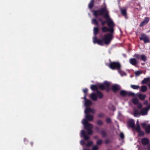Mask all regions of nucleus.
<instances>
[{"label": "nucleus", "instance_id": "1", "mask_svg": "<svg viewBox=\"0 0 150 150\" xmlns=\"http://www.w3.org/2000/svg\"><path fill=\"white\" fill-rule=\"evenodd\" d=\"M86 119H83L82 121V124L84 125V129L87 130V134L89 135H92L93 133L92 129L93 128L92 125L88 122L91 121L93 119V116L92 115L87 114L85 116Z\"/></svg>", "mask_w": 150, "mask_h": 150}, {"label": "nucleus", "instance_id": "2", "mask_svg": "<svg viewBox=\"0 0 150 150\" xmlns=\"http://www.w3.org/2000/svg\"><path fill=\"white\" fill-rule=\"evenodd\" d=\"M113 33H108L104 35V37L102 39H96L95 38L94 41L96 44L98 45L103 46L104 45V43L105 44H109L112 38Z\"/></svg>", "mask_w": 150, "mask_h": 150}, {"label": "nucleus", "instance_id": "3", "mask_svg": "<svg viewBox=\"0 0 150 150\" xmlns=\"http://www.w3.org/2000/svg\"><path fill=\"white\" fill-rule=\"evenodd\" d=\"M92 12L93 15L95 17H97L99 16H102L104 14H105V15L104 16L105 18H109L108 11L107 10L106 7H105L100 9L93 10Z\"/></svg>", "mask_w": 150, "mask_h": 150}, {"label": "nucleus", "instance_id": "4", "mask_svg": "<svg viewBox=\"0 0 150 150\" xmlns=\"http://www.w3.org/2000/svg\"><path fill=\"white\" fill-rule=\"evenodd\" d=\"M109 67L112 70H117L119 71L121 69V65L118 62H113L110 63Z\"/></svg>", "mask_w": 150, "mask_h": 150}, {"label": "nucleus", "instance_id": "5", "mask_svg": "<svg viewBox=\"0 0 150 150\" xmlns=\"http://www.w3.org/2000/svg\"><path fill=\"white\" fill-rule=\"evenodd\" d=\"M110 86V83L107 81H104L103 84H100L98 85L99 88L101 90H106L107 92L110 91L109 87Z\"/></svg>", "mask_w": 150, "mask_h": 150}, {"label": "nucleus", "instance_id": "6", "mask_svg": "<svg viewBox=\"0 0 150 150\" xmlns=\"http://www.w3.org/2000/svg\"><path fill=\"white\" fill-rule=\"evenodd\" d=\"M107 24L109 27V28H112V32H114V29L113 27L115 26V24L114 23L113 21L109 17V18H107Z\"/></svg>", "mask_w": 150, "mask_h": 150}, {"label": "nucleus", "instance_id": "7", "mask_svg": "<svg viewBox=\"0 0 150 150\" xmlns=\"http://www.w3.org/2000/svg\"><path fill=\"white\" fill-rule=\"evenodd\" d=\"M139 39L140 40H143L144 43H147L149 42V38L144 34L141 35V37H139Z\"/></svg>", "mask_w": 150, "mask_h": 150}, {"label": "nucleus", "instance_id": "8", "mask_svg": "<svg viewBox=\"0 0 150 150\" xmlns=\"http://www.w3.org/2000/svg\"><path fill=\"white\" fill-rule=\"evenodd\" d=\"M93 34L94 35V37L93 38V42L94 44H96V43L95 42L94 40L95 39V38H96V39H97V37H96V35L99 32V28L98 27H94L93 28Z\"/></svg>", "mask_w": 150, "mask_h": 150}, {"label": "nucleus", "instance_id": "9", "mask_svg": "<svg viewBox=\"0 0 150 150\" xmlns=\"http://www.w3.org/2000/svg\"><path fill=\"white\" fill-rule=\"evenodd\" d=\"M149 18L148 17H145L144 20L139 25V26L143 27L146 25L149 22Z\"/></svg>", "mask_w": 150, "mask_h": 150}, {"label": "nucleus", "instance_id": "10", "mask_svg": "<svg viewBox=\"0 0 150 150\" xmlns=\"http://www.w3.org/2000/svg\"><path fill=\"white\" fill-rule=\"evenodd\" d=\"M127 124L129 127L133 128L134 127L135 122L133 119L129 120L127 121Z\"/></svg>", "mask_w": 150, "mask_h": 150}, {"label": "nucleus", "instance_id": "11", "mask_svg": "<svg viewBox=\"0 0 150 150\" xmlns=\"http://www.w3.org/2000/svg\"><path fill=\"white\" fill-rule=\"evenodd\" d=\"M111 89L115 93L120 89V87L117 84H114L112 86Z\"/></svg>", "mask_w": 150, "mask_h": 150}, {"label": "nucleus", "instance_id": "12", "mask_svg": "<svg viewBox=\"0 0 150 150\" xmlns=\"http://www.w3.org/2000/svg\"><path fill=\"white\" fill-rule=\"evenodd\" d=\"M101 30L103 33H106L107 32H109L111 33H113L112 32V28H108L106 26H104L101 28Z\"/></svg>", "mask_w": 150, "mask_h": 150}, {"label": "nucleus", "instance_id": "13", "mask_svg": "<svg viewBox=\"0 0 150 150\" xmlns=\"http://www.w3.org/2000/svg\"><path fill=\"white\" fill-rule=\"evenodd\" d=\"M129 62L130 63L135 66L136 67H137V61L134 58H131L129 60Z\"/></svg>", "mask_w": 150, "mask_h": 150}, {"label": "nucleus", "instance_id": "14", "mask_svg": "<svg viewBox=\"0 0 150 150\" xmlns=\"http://www.w3.org/2000/svg\"><path fill=\"white\" fill-rule=\"evenodd\" d=\"M81 137H83L85 140L86 141L88 140L89 139V137L86 134L84 130L81 131Z\"/></svg>", "mask_w": 150, "mask_h": 150}, {"label": "nucleus", "instance_id": "15", "mask_svg": "<svg viewBox=\"0 0 150 150\" xmlns=\"http://www.w3.org/2000/svg\"><path fill=\"white\" fill-rule=\"evenodd\" d=\"M90 97L93 101H96L97 100V96L96 93H92L90 96Z\"/></svg>", "mask_w": 150, "mask_h": 150}, {"label": "nucleus", "instance_id": "16", "mask_svg": "<svg viewBox=\"0 0 150 150\" xmlns=\"http://www.w3.org/2000/svg\"><path fill=\"white\" fill-rule=\"evenodd\" d=\"M141 142L143 145H146L149 142V139L146 138H144L142 139Z\"/></svg>", "mask_w": 150, "mask_h": 150}, {"label": "nucleus", "instance_id": "17", "mask_svg": "<svg viewBox=\"0 0 150 150\" xmlns=\"http://www.w3.org/2000/svg\"><path fill=\"white\" fill-rule=\"evenodd\" d=\"M93 110L91 109L89 107H86V108L85 110V113L86 114H89L88 113L90 112H93Z\"/></svg>", "mask_w": 150, "mask_h": 150}, {"label": "nucleus", "instance_id": "18", "mask_svg": "<svg viewBox=\"0 0 150 150\" xmlns=\"http://www.w3.org/2000/svg\"><path fill=\"white\" fill-rule=\"evenodd\" d=\"M147 111L146 108H144L141 110L140 112L141 115H144L147 114Z\"/></svg>", "mask_w": 150, "mask_h": 150}, {"label": "nucleus", "instance_id": "19", "mask_svg": "<svg viewBox=\"0 0 150 150\" xmlns=\"http://www.w3.org/2000/svg\"><path fill=\"white\" fill-rule=\"evenodd\" d=\"M138 96L139 99L141 100H144L146 97V95L145 94L141 93H139Z\"/></svg>", "mask_w": 150, "mask_h": 150}, {"label": "nucleus", "instance_id": "20", "mask_svg": "<svg viewBox=\"0 0 150 150\" xmlns=\"http://www.w3.org/2000/svg\"><path fill=\"white\" fill-rule=\"evenodd\" d=\"M94 0H91L88 4V8L89 9H92L94 5Z\"/></svg>", "mask_w": 150, "mask_h": 150}, {"label": "nucleus", "instance_id": "21", "mask_svg": "<svg viewBox=\"0 0 150 150\" xmlns=\"http://www.w3.org/2000/svg\"><path fill=\"white\" fill-rule=\"evenodd\" d=\"M96 93L97 96V97H98L100 99L102 98L103 96V94L100 91H97Z\"/></svg>", "mask_w": 150, "mask_h": 150}, {"label": "nucleus", "instance_id": "22", "mask_svg": "<svg viewBox=\"0 0 150 150\" xmlns=\"http://www.w3.org/2000/svg\"><path fill=\"white\" fill-rule=\"evenodd\" d=\"M85 104L86 107H89L91 105L92 102L90 100L88 99L85 101Z\"/></svg>", "mask_w": 150, "mask_h": 150}, {"label": "nucleus", "instance_id": "23", "mask_svg": "<svg viewBox=\"0 0 150 150\" xmlns=\"http://www.w3.org/2000/svg\"><path fill=\"white\" fill-rule=\"evenodd\" d=\"M91 88L93 91H95L96 92L97 91H98V87L95 85H91Z\"/></svg>", "mask_w": 150, "mask_h": 150}, {"label": "nucleus", "instance_id": "24", "mask_svg": "<svg viewBox=\"0 0 150 150\" xmlns=\"http://www.w3.org/2000/svg\"><path fill=\"white\" fill-rule=\"evenodd\" d=\"M147 90V87L146 86H141L140 91L142 92H146Z\"/></svg>", "mask_w": 150, "mask_h": 150}, {"label": "nucleus", "instance_id": "25", "mask_svg": "<svg viewBox=\"0 0 150 150\" xmlns=\"http://www.w3.org/2000/svg\"><path fill=\"white\" fill-rule=\"evenodd\" d=\"M120 94L122 96H127V91L124 90H122L120 91Z\"/></svg>", "mask_w": 150, "mask_h": 150}, {"label": "nucleus", "instance_id": "26", "mask_svg": "<svg viewBox=\"0 0 150 150\" xmlns=\"http://www.w3.org/2000/svg\"><path fill=\"white\" fill-rule=\"evenodd\" d=\"M145 131L146 134H148L150 133V125H148L146 127Z\"/></svg>", "mask_w": 150, "mask_h": 150}, {"label": "nucleus", "instance_id": "27", "mask_svg": "<svg viewBox=\"0 0 150 150\" xmlns=\"http://www.w3.org/2000/svg\"><path fill=\"white\" fill-rule=\"evenodd\" d=\"M149 81V78H145L142 81L141 83L142 84H146L147 82H148Z\"/></svg>", "mask_w": 150, "mask_h": 150}, {"label": "nucleus", "instance_id": "28", "mask_svg": "<svg viewBox=\"0 0 150 150\" xmlns=\"http://www.w3.org/2000/svg\"><path fill=\"white\" fill-rule=\"evenodd\" d=\"M100 133L103 137H105L107 135V132L104 130H101Z\"/></svg>", "mask_w": 150, "mask_h": 150}, {"label": "nucleus", "instance_id": "29", "mask_svg": "<svg viewBox=\"0 0 150 150\" xmlns=\"http://www.w3.org/2000/svg\"><path fill=\"white\" fill-rule=\"evenodd\" d=\"M132 101L133 103L135 105H137L139 104V101L137 98H134Z\"/></svg>", "mask_w": 150, "mask_h": 150}, {"label": "nucleus", "instance_id": "30", "mask_svg": "<svg viewBox=\"0 0 150 150\" xmlns=\"http://www.w3.org/2000/svg\"><path fill=\"white\" fill-rule=\"evenodd\" d=\"M133 129H135L137 132L141 130L140 127V126L139 124H138V125H137L136 127L134 126Z\"/></svg>", "mask_w": 150, "mask_h": 150}, {"label": "nucleus", "instance_id": "31", "mask_svg": "<svg viewBox=\"0 0 150 150\" xmlns=\"http://www.w3.org/2000/svg\"><path fill=\"white\" fill-rule=\"evenodd\" d=\"M121 12L122 15L125 16H127V12H126V10L125 9H124L121 10Z\"/></svg>", "mask_w": 150, "mask_h": 150}, {"label": "nucleus", "instance_id": "32", "mask_svg": "<svg viewBox=\"0 0 150 150\" xmlns=\"http://www.w3.org/2000/svg\"><path fill=\"white\" fill-rule=\"evenodd\" d=\"M131 87L134 89H138L139 88V86L131 85L130 86Z\"/></svg>", "mask_w": 150, "mask_h": 150}, {"label": "nucleus", "instance_id": "33", "mask_svg": "<svg viewBox=\"0 0 150 150\" xmlns=\"http://www.w3.org/2000/svg\"><path fill=\"white\" fill-rule=\"evenodd\" d=\"M92 23L96 25H98V22L95 18H93L92 19Z\"/></svg>", "mask_w": 150, "mask_h": 150}, {"label": "nucleus", "instance_id": "34", "mask_svg": "<svg viewBox=\"0 0 150 150\" xmlns=\"http://www.w3.org/2000/svg\"><path fill=\"white\" fill-rule=\"evenodd\" d=\"M96 124L99 126H102L103 124V122L101 120H98L96 122Z\"/></svg>", "mask_w": 150, "mask_h": 150}, {"label": "nucleus", "instance_id": "35", "mask_svg": "<svg viewBox=\"0 0 150 150\" xmlns=\"http://www.w3.org/2000/svg\"><path fill=\"white\" fill-rule=\"evenodd\" d=\"M141 58L144 62H145L146 60V57L144 54H142L141 55Z\"/></svg>", "mask_w": 150, "mask_h": 150}, {"label": "nucleus", "instance_id": "36", "mask_svg": "<svg viewBox=\"0 0 150 150\" xmlns=\"http://www.w3.org/2000/svg\"><path fill=\"white\" fill-rule=\"evenodd\" d=\"M138 132V135L139 136H143L144 135V132L141 130Z\"/></svg>", "mask_w": 150, "mask_h": 150}, {"label": "nucleus", "instance_id": "37", "mask_svg": "<svg viewBox=\"0 0 150 150\" xmlns=\"http://www.w3.org/2000/svg\"><path fill=\"white\" fill-rule=\"evenodd\" d=\"M127 96H134V93L131 92H127Z\"/></svg>", "mask_w": 150, "mask_h": 150}, {"label": "nucleus", "instance_id": "38", "mask_svg": "<svg viewBox=\"0 0 150 150\" xmlns=\"http://www.w3.org/2000/svg\"><path fill=\"white\" fill-rule=\"evenodd\" d=\"M93 142L92 141H90L88 142L86 144V146L87 147H89L91 146L93 144Z\"/></svg>", "mask_w": 150, "mask_h": 150}, {"label": "nucleus", "instance_id": "39", "mask_svg": "<svg viewBox=\"0 0 150 150\" xmlns=\"http://www.w3.org/2000/svg\"><path fill=\"white\" fill-rule=\"evenodd\" d=\"M141 55L139 54H135L134 55L133 57L137 59H139L141 58Z\"/></svg>", "mask_w": 150, "mask_h": 150}, {"label": "nucleus", "instance_id": "40", "mask_svg": "<svg viewBox=\"0 0 150 150\" xmlns=\"http://www.w3.org/2000/svg\"><path fill=\"white\" fill-rule=\"evenodd\" d=\"M134 116L137 117L138 115H140V113L138 111L135 110L134 112Z\"/></svg>", "mask_w": 150, "mask_h": 150}, {"label": "nucleus", "instance_id": "41", "mask_svg": "<svg viewBox=\"0 0 150 150\" xmlns=\"http://www.w3.org/2000/svg\"><path fill=\"white\" fill-rule=\"evenodd\" d=\"M102 142V141L101 139H98L96 142V144L98 145H100Z\"/></svg>", "mask_w": 150, "mask_h": 150}, {"label": "nucleus", "instance_id": "42", "mask_svg": "<svg viewBox=\"0 0 150 150\" xmlns=\"http://www.w3.org/2000/svg\"><path fill=\"white\" fill-rule=\"evenodd\" d=\"M106 122L107 123H110L111 122V120L110 118L107 117L106 120Z\"/></svg>", "mask_w": 150, "mask_h": 150}, {"label": "nucleus", "instance_id": "43", "mask_svg": "<svg viewBox=\"0 0 150 150\" xmlns=\"http://www.w3.org/2000/svg\"><path fill=\"white\" fill-rule=\"evenodd\" d=\"M83 91L84 93V95H87L88 89L87 88H84L83 89Z\"/></svg>", "mask_w": 150, "mask_h": 150}, {"label": "nucleus", "instance_id": "44", "mask_svg": "<svg viewBox=\"0 0 150 150\" xmlns=\"http://www.w3.org/2000/svg\"><path fill=\"white\" fill-rule=\"evenodd\" d=\"M105 116V114L103 113H101L98 115V117L99 118L103 117Z\"/></svg>", "mask_w": 150, "mask_h": 150}, {"label": "nucleus", "instance_id": "45", "mask_svg": "<svg viewBox=\"0 0 150 150\" xmlns=\"http://www.w3.org/2000/svg\"><path fill=\"white\" fill-rule=\"evenodd\" d=\"M98 147L96 145L93 146L92 148V150H98Z\"/></svg>", "mask_w": 150, "mask_h": 150}, {"label": "nucleus", "instance_id": "46", "mask_svg": "<svg viewBox=\"0 0 150 150\" xmlns=\"http://www.w3.org/2000/svg\"><path fill=\"white\" fill-rule=\"evenodd\" d=\"M120 137L122 139H123L124 138V135L123 133L121 132L120 133Z\"/></svg>", "mask_w": 150, "mask_h": 150}, {"label": "nucleus", "instance_id": "47", "mask_svg": "<svg viewBox=\"0 0 150 150\" xmlns=\"http://www.w3.org/2000/svg\"><path fill=\"white\" fill-rule=\"evenodd\" d=\"M142 73L139 71H137L135 72V74L136 76H139Z\"/></svg>", "mask_w": 150, "mask_h": 150}, {"label": "nucleus", "instance_id": "48", "mask_svg": "<svg viewBox=\"0 0 150 150\" xmlns=\"http://www.w3.org/2000/svg\"><path fill=\"white\" fill-rule=\"evenodd\" d=\"M141 125L143 128L145 129L146 127V124L145 123H142L141 124Z\"/></svg>", "mask_w": 150, "mask_h": 150}, {"label": "nucleus", "instance_id": "49", "mask_svg": "<svg viewBox=\"0 0 150 150\" xmlns=\"http://www.w3.org/2000/svg\"><path fill=\"white\" fill-rule=\"evenodd\" d=\"M107 20L106 21H102V22H101V25H102L103 26V25H105V24L106 23H107Z\"/></svg>", "mask_w": 150, "mask_h": 150}, {"label": "nucleus", "instance_id": "50", "mask_svg": "<svg viewBox=\"0 0 150 150\" xmlns=\"http://www.w3.org/2000/svg\"><path fill=\"white\" fill-rule=\"evenodd\" d=\"M95 129L97 130V132H100L99 130V128L98 127H95Z\"/></svg>", "mask_w": 150, "mask_h": 150}, {"label": "nucleus", "instance_id": "51", "mask_svg": "<svg viewBox=\"0 0 150 150\" xmlns=\"http://www.w3.org/2000/svg\"><path fill=\"white\" fill-rule=\"evenodd\" d=\"M81 144L83 145H84L85 144V143L84 141L83 140H81Z\"/></svg>", "mask_w": 150, "mask_h": 150}, {"label": "nucleus", "instance_id": "52", "mask_svg": "<svg viewBox=\"0 0 150 150\" xmlns=\"http://www.w3.org/2000/svg\"><path fill=\"white\" fill-rule=\"evenodd\" d=\"M148 103V101L147 100H145L144 102V104L145 105H147Z\"/></svg>", "mask_w": 150, "mask_h": 150}, {"label": "nucleus", "instance_id": "53", "mask_svg": "<svg viewBox=\"0 0 150 150\" xmlns=\"http://www.w3.org/2000/svg\"><path fill=\"white\" fill-rule=\"evenodd\" d=\"M146 109L148 111L150 109V104H149V105L147 106L146 108Z\"/></svg>", "mask_w": 150, "mask_h": 150}, {"label": "nucleus", "instance_id": "54", "mask_svg": "<svg viewBox=\"0 0 150 150\" xmlns=\"http://www.w3.org/2000/svg\"><path fill=\"white\" fill-rule=\"evenodd\" d=\"M87 95H84V96L83 98V99L85 100V101L86 100H87L88 99L86 98V96Z\"/></svg>", "mask_w": 150, "mask_h": 150}, {"label": "nucleus", "instance_id": "55", "mask_svg": "<svg viewBox=\"0 0 150 150\" xmlns=\"http://www.w3.org/2000/svg\"><path fill=\"white\" fill-rule=\"evenodd\" d=\"M105 142L106 144L108 143L109 142V141L108 139H106L105 141Z\"/></svg>", "mask_w": 150, "mask_h": 150}, {"label": "nucleus", "instance_id": "56", "mask_svg": "<svg viewBox=\"0 0 150 150\" xmlns=\"http://www.w3.org/2000/svg\"><path fill=\"white\" fill-rule=\"evenodd\" d=\"M112 110L113 111H114L115 110V106L113 105H112Z\"/></svg>", "mask_w": 150, "mask_h": 150}, {"label": "nucleus", "instance_id": "57", "mask_svg": "<svg viewBox=\"0 0 150 150\" xmlns=\"http://www.w3.org/2000/svg\"><path fill=\"white\" fill-rule=\"evenodd\" d=\"M142 107V105L141 104H140L138 106V108H141Z\"/></svg>", "mask_w": 150, "mask_h": 150}, {"label": "nucleus", "instance_id": "58", "mask_svg": "<svg viewBox=\"0 0 150 150\" xmlns=\"http://www.w3.org/2000/svg\"><path fill=\"white\" fill-rule=\"evenodd\" d=\"M93 138L94 139H96L98 138V136H94Z\"/></svg>", "mask_w": 150, "mask_h": 150}, {"label": "nucleus", "instance_id": "59", "mask_svg": "<svg viewBox=\"0 0 150 150\" xmlns=\"http://www.w3.org/2000/svg\"><path fill=\"white\" fill-rule=\"evenodd\" d=\"M147 150H150V145H149L147 146Z\"/></svg>", "mask_w": 150, "mask_h": 150}, {"label": "nucleus", "instance_id": "60", "mask_svg": "<svg viewBox=\"0 0 150 150\" xmlns=\"http://www.w3.org/2000/svg\"><path fill=\"white\" fill-rule=\"evenodd\" d=\"M98 21L101 22H102V19L101 18H99L98 19Z\"/></svg>", "mask_w": 150, "mask_h": 150}, {"label": "nucleus", "instance_id": "61", "mask_svg": "<svg viewBox=\"0 0 150 150\" xmlns=\"http://www.w3.org/2000/svg\"><path fill=\"white\" fill-rule=\"evenodd\" d=\"M30 145L31 146H33V142H31L30 143Z\"/></svg>", "mask_w": 150, "mask_h": 150}, {"label": "nucleus", "instance_id": "62", "mask_svg": "<svg viewBox=\"0 0 150 150\" xmlns=\"http://www.w3.org/2000/svg\"><path fill=\"white\" fill-rule=\"evenodd\" d=\"M148 87H149V88H150V81L149 83L148 84Z\"/></svg>", "mask_w": 150, "mask_h": 150}, {"label": "nucleus", "instance_id": "63", "mask_svg": "<svg viewBox=\"0 0 150 150\" xmlns=\"http://www.w3.org/2000/svg\"><path fill=\"white\" fill-rule=\"evenodd\" d=\"M139 123V122L138 120L137 121V126L138 125V124Z\"/></svg>", "mask_w": 150, "mask_h": 150}, {"label": "nucleus", "instance_id": "64", "mask_svg": "<svg viewBox=\"0 0 150 150\" xmlns=\"http://www.w3.org/2000/svg\"><path fill=\"white\" fill-rule=\"evenodd\" d=\"M84 150H90L89 149H84Z\"/></svg>", "mask_w": 150, "mask_h": 150}]
</instances>
